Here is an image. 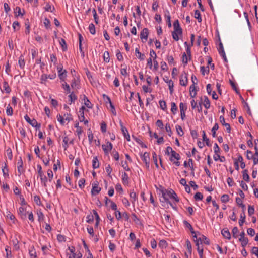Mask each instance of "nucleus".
Returning a JSON list of instances; mask_svg holds the SVG:
<instances>
[{
    "instance_id": "f257e3e1",
    "label": "nucleus",
    "mask_w": 258,
    "mask_h": 258,
    "mask_svg": "<svg viewBox=\"0 0 258 258\" xmlns=\"http://www.w3.org/2000/svg\"><path fill=\"white\" fill-rule=\"evenodd\" d=\"M170 155V156L169 160L171 162H173V163L176 166H179L180 165V163L179 160L181 159V157L179 154L174 151L173 152H172Z\"/></svg>"
},
{
    "instance_id": "f03ea898",
    "label": "nucleus",
    "mask_w": 258,
    "mask_h": 258,
    "mask_svg": "<svg viewBox=\"0 0 258 258\" xmlns=\"http://www.w3.org/2000/svg\"><path fill=\"white\" fill-rule=\"evenodd\" d=\"M140 157L145 163L146 168L149 170L150 167V154L145 152L144 154H140Z\"/></svg>"
},
{
    "instance_id": "7ed1b4c3",
    "label": "nucleus",
    "mask_w": 258,
    "mask_h": 258,
    "mask_svg": "<svg viewBox=\"0 0 258 258\" xmlns=\"http://www.w3.org/2000/svg\"><path fill=\"white\" fill-rule=\"evenodd\" d=\"M183 223L184 224V226L185 228H188L189 229L191 233L192 234V237L194 238H197V234L199 235H200V233L199 232H196L194 231V229L192 226V225L186 220H184L183 221Z\"/></svg>"
},
{
    "instance_id": "20e7f679",
    "label": "nucleus",
    "mask_w": 258,
    "mask_h": 258,
    "mask_svg": "<svg viewBox=\"0 0 258 258\" xmlns=\"http://www.w3.org/2000/svg\"><path fill=\"white\" fill-rule=\"evenodd\" d=\"M216 46L219 54L222 57L224 61L226 62V54L222 42H218L217 45H216Z\"/></svg>"
},
{
    "instance_id": "39448f33",
    "label": "nucleus",
    "mask_w": 258,
    "mask_h": 258,
    "mask_svg": "<svg viewBox=\"0 0 258 258\" xmlns=\"http://www.w3.org/2000/svg\"><path fill=\"white\" fill-rule=\"evenodd\" d=\"M18 214L22 220H25L27 216L26 207H20L18 210Z\"/></svg>"
},
{
    "instance_id": "423d86ee",
    "label": "nucleus",
    "mask_w": 258,
    "mask_h": 258,
    "mask_svg": "<svg viewBox=\"0 0 258 258\" xmlns=\"http://www.w3.org/2000/svg\"><path fill=\"white\" fill-rule=\"evenodd\" d=\"M187 75L188 74L185 71H183L181 74L179 79V83L181 86H186L187 85Z\"/></svg>"
},
{
    "instance_id": "0eeeda50",
    "label": "nucleus",
    "mask_w": 258,
    "mask_h": 258,
    "mask_svg": "<svg viewBox=\"0 0 258 258\" xmlns=\"http://www.w3.org/2000/svg\"><path fill=\"white\" fill-rule=\"evenodd\" d=\"M119 124L121 127V130L122 132V133L125 139H126L127 141H130V136L128 132V130L126 127H125L123 124V122L121 120H120L119 121Z\"/></svg>"
},
{
    "instance_id": "6e6552de",
    "label": "nucleus",
    "mask_w": 258,
    "mask_h": 258,
    "mask_svg": "<svg viewBox=\"0 0 258 258\" xmlns=\"http://www.w3.org/2000/svg\"><path fill=\"white\" fill-rule=\"evenodd\" d=\"M101 188L99 187V182L96 181L92 184V188L91 189V194L92 196L98 195L101 191Z\"/></svg>"
},
{
    "instance_id": "1a4fd4ad",
    "label": "nucleus",
    "mask_w": 258,
    "mask_h": 258,
    "mask_svg": "<svg viewBox=\"0 0 258 258\" xmlns=\"http://www.w3.org/2000/svg\"><path fill=\"white\" fill-rule=\"evenodd\" d=\"M174 31H177L179 35H182V29L181 28L179 20L177 19L173 23Z\"/></svg>"
},
{
    "instance_id": "9d476101",
    "label": "nucleus",
    "mask_w": 258,
    "mask_h": 258,
    "mask_svg": "<svg viewBox=\"0 0 258 258\" xmlns=\"http://www.w3.org/2000/svg\"><path fill=\"white\" fill-rule=\"evenodd\" d=\"M80 99L84 101V105L88 108H92L93 105L90 101L88 97L84 94L80 95Z\"/></svg>"
},
{
    "instance_id": "9b49d317",
    "label": "nucleus",
    "mask_w": 258,
    "mask_h": 258,
    "mask_svg": "<svg viewBox=\"0 0 258 258\" xmlns=\"http://www.w3.org/2000/svg\"><path fill=\"white\" fill-rule=\"evenodd\" d=\"M149 35V30L147 28H144L140 33V38L143 40L145 39V41H147L148 39V36Z\"/></svg>"
},
{
    "instance_id": "f8f14e48",
    "label": "nucleus",
    "mask_w": 258,
    "mask_h": 258,
    "mask_svg": "<svg viewBox=\"0 0 258 258\" xmlns=\"http://www.w3.org/2000/svg\"><path fill=\"white\" fill-rule=\"evenodd\" d=\"M17 165H18V166H17L18 172L19 173L18 175L20 176L21 175V174L23 173V172L24 171V170L22 169V168H23V161H22L21 157H20V159L18 160V162H17Z\"/></svg>"
},
{
    "instance_id": "ddd939ff",
    "label": "nucleus",
    "mask_w": 258,
    "mask_h": 258,
    "mask_svg": "<svg viewBox=\"0 0 258 258\" xmlns=\"http://www.w3.org/2000/svg\"><path fill=\"white\" fill-rule=\"evenodd\" d=\"M14 11L16 17H18V16L23 17L25 14V11L23 10V13H22L20 7L18 6L16 7Z\"/></svg>"
},
{
    "instance_id": "4468645a",
    "label": "nucleus",
    "mask_w": 258,
    "mask_h": 258,
    "mask_svg": "<svg viewBox=\"0 0 258 258\" xmlns=\"http://www.w3.org/2000/svg\"><path fill=\"white\" fill-rule=\"evenodd\" d=\"M122 182L124 185H127L129 183V177L126 172H123L122 174Z\"/></svg>"
},
{
    "instance_id": "2eb2a0df",
    "label": "nucleus",
    "mask_w": 258,
    "mask_h": 258,
    "mask_svg": "<svg viewBox=\"0 0 258 258\" xmlns=\"http://www.w3.org/2000/svg\"><path fill=\"white\" fill-rule=\"evenodd\" d=\"M135 53L136 57L139 59L140 60H144L145 58V55L144 53H142L140 52L138 48H136L135 49Z\"/></svg>"
},
{
    "instance_id": "dca6fc26",
    "label": "nucleus",
    "mask_w": 258,
    "mask_h": 258,
    "mask_svg": "<svg viewBox=\"0 0 258 258\" xmlns=\"http://www.w3.org/2000/svg\"><path fill=\"white\" fill-rule=\"evenodd\" d=\"M165 17L166 19V21L168 27L170 28L171 27V16L170 15V13L169 11L166 10L165 12Z\"/></svg>"
},
{
    "instance_id": "f3484780",
    "label": "nucleus",
    "mask_w": 258,
    "mask_h": 258,
    "mask_svg": "<svg viewBox=\"0 0 258 258\" xmlns=\"http://www.w3.org/2000/svg\"><path fill=\"white\" fill-rule=\"evenodd\" d=\"M105 205H107V202H109L111 203V208L113 210L116 211L117 207L116 204L110 199H108L107 197H105Z\"/></svg>"
},
{
    "instance_id": "a211bd4d",
    "label": "nucleus",
    "mask_w": 258,
    "mask_h": 258,
    "mask_svg": "<svg viewBox=\"0 0 258 258\" xmlns=\"http://www.w3.org/2000/svg\"><path fill=\"white\" fill-rule=\"evenodd\" d=\"M18 64L21 69H24L25 66V60L23 54H21L19 58Z\"/></svg>"
},
{
    "instance_id": "6ab92c4d",
    "label": "nucleus",
    "mask_w": 258,
    "mask_h": 258,
    "mask_svg": "<svg viewBox=\"0 0 258 258\" xmlns=\"http://www.w3.org/2000/svg\"><path fill=\"white\" fill-rule=\"evenodd\" d=\"M70 93V94L68 96L70 101L69 104H71L72 103H74L75 102V101L77 99V96L75 94L73 91L71 92Z\"/></svg>"
},
{
    "instance_id": "aec40b11",
    "label": "nucleus",
    "mask_w": 258,
    "mask_h": 258,
    "mask_svg": "<svg viewBox=\"0 0 258 258\" xmlns=\"http://www.w3.org/2000/svg\"><path fill=\"white\" fill-rule=\"evenodd\" d=\"M3 90L6 92V93H10L11 92V89L9 85L8 82L5 81L3 82Z\"/></svg>"
},
{
    "instance_id": "412c9836",
    "label": "nucleus",
    "mask_w": 258,
    "mask_h": 258,
    "mask_svg": "<svg viewBox=\"0 0 258 258\" xmlns=\"http://www.w3.org/2000/svg\"><path fill=\"white\" fill-rule=\"evenodd\" d=\"M92 167L94 169H96L99 167V162L97 156H95L93 158Z\"/></svg>"
},
{
    "instance_id": "4be33fe9",
    "label": "nucleus",
    "mask_w": 258,
    "mask_h": 258,
    "mask_svg": "<svg viewBox=\"0 0 258 258\" xmlns=\"http://www.w3.org/2000/svg\"><path fill=\"white\" fill-rule=\"evenodd\" d=\"M25 26L26 27L25 33L26 35H29L30 31V24L28 19L25 20Z\"/></svg>"
},
{
    "instance_id": "5701e85b",
    "label": "nucleus",
    "mask_w": 258,
    "mask_h": 258,
    "mask_svg": "<svg viewBox=\"0 0 258 258\" xmlns=\"http://www.w3.org/2000/svg\"><path fill=\"white\" fill-rule=\"evenodd\" d=\"M157 189V192L159 195L161 194L162 196H165V192H166V189L162 185H159V187L156 186Z\"/></svg>"
},
{
    "instance_id": "b1692460",
    "label": "nucleus",
    "mask_w": 258,
    "mask_h": 258,
    "mask_svg": "<svg viewBox=\"0 0 258 258\" xmlns=\"http://www.w3.org/2000/svg\"><path fill=\"white\" fill-rule=\"evenodd\" d=\"M130 197L131 198V201L133 205L135 204V202L137 200V197L135 192L134 190L130 192Z\"/></svg>"
},
{
    "instance_id": "393cba45",
    "label": "nucleus",
    "mask_w": 258,
    "mask_h": 258,
    "mask_svg": "<svg viewBox=\"0 0 258 258\" xmlns=\"http://www.w3.org/2000/svg\"><path fill=\"white\" fill-rule=\"evenodd\" d=\"M71 86L73 89H79L80 88L79 82L77 83V80L75 78L72 81Z\"/></svg>"
},
{
    "instance_id": "a878e982",
    "label": "nucleus",
    "mask_w": 258,
    "mask_h": 258,
    "mask_svg": "<svg viewBox=\"0 0 258 258\" xmlns=\"http://www.w3.org/2000/svg\"><path fill=\"white\" fill-rule=\"evenodd\" d=\"M6 216L7 218H9L12 221L13 224H15L16 222H18V220L16 218L15 216L10 211L7 212V215Z\"/></svg>"
},
{
    "instance_id": "bb28decb",
    "label": "nucleus",
    "mask_w": 258,
    "mask_h": 258,
    "mask_svg": "<svg viewBox=\"0 0 258 258\" xmlns=\"http://www.w3.org/2000/svg\"><path fill=\"white\" fill-rule=\"evenodd\" d=\"M24 119L29 124L32 126H33L35 124V122L36 121V120L34 118L31 119L27 114H26L24 116Z\"/></svg>"
},
{
    "instance_id": "cd10ccee",
    "label": "nucleus",
    "mask_w": 258,
    "mask_h": 258,
    "mask_svg": "<svg viewBox=\"0 0 258 258\" xmlns=\"http://www.w3.org/2000/svg\"><path fill=\"white\" fill-rule=\"evenodd\" d=\"M67 71L66 70H63V71L61 73H59L58 77L61 82H63L65 81L66 78L67 77Z\"/></svg>"
},
{
    "instance_id": "c85d7f7f",
    "label": "nucleus",
    "mask_w": 258,
    "mask_h": 258,
    "mask_svg": "<svg viewBox=\"0 0 258 258\" xmlns=\"http://www.w3.org/2000/svg\"><path fill=\"white\" fill-rule=\"evenodd\" d=\"M239 240L241 242V246L243 247H245L248 242V239L247 237H239Z\"/></svg>"
},
{
    "instance_id": "c756f323",
    "label": "nucleus",
    "mask_w": 258,
    "mask_h": 258,
    "mask_svg": "<svg viewBox=\"0 0 258 258\" xmlns=\"http://www.w3.org/2000/svg\"><path fill=\"white\" fill-rule=\"evenodd\" d=\"M111 154L115 160H116V161L119 160V153L115 149H113L111 151Z\"/></svg>"
},
{
    "instance_id": "7c9ffc66",
    "label": "nucleus",
    "mask_w": 258,
    "mask_h": 258,
    "mask_svg": "<svg viewBox=\"0 0 258 258\" xmlns=\"http://www.w3.org/2000/svg\"><path fill=\"white\" fill-rule=\"evenodd\" d=\"M166 60H167L169 65H174L176 64L173 57L172 55H170L169 54L167 55Z\"/></svg>"
},
{
    "instance_id": "2f4dec72",
    "label": "nucleus",
    "mask_w": 258,
    "mask_h": 258,
    "mask_svg": "<svg viewBox=\"0 0 258 258\" xmlns=\"http://www.w3.org/2000/svg\"><path fill=\"white\" fill-rule=\"evenodd\" d=\"M194 241L196 244V245L197 247V250H201V246H200V242H201V244H202V239L201 238H194Z\"/></svg>"
},
{
    "instance_id": "473e14b6",
    "label": "nucleus",
    "mask_w": 258,
    "mask_h": 258,
    "mask_svg": "<svg viewBox=\"0 0 258 258\" xmlns=\"http://www.w3.org/2000/svg\"><path fill=\"white\" fill-rule=\"evenodd\" d=\"M13 29L14 32L18 31L20 29V24L18 21H14L12 25Z\"/></svg>"
},
{
    "instance_id": "72a5a7b5",
    "label": "nucleus",
    "mask_w": 258,
    "mask_h": 258,
    "mask_svg": "<svg viewBox=\"0 0 258 258\" xmlns=\"http://www.w3.org/2000/svg\"><path fill=\"white\" fill-rule=\"evenodd\" d=\"M59 43L61 46L62 50L63 51H66L67 50V45L64 39L61 38L59 41Z\"/></svg>"
},
{
    "instance_id": "f704fd0d",
    "label": "nucleus",
    "mask_w": 258,
    "mask_h": 258,
    "mask_svg": "<svg viewBox=\"0 0 258 258\" xmlns=\"http://www.w3.org/2000/svg\"><path fill=\"white\" fill-rule=\"evenodd\" d=\"M195 17L197 19L198 22L200 23L202 21V19L201 17V15L200 11L198 10H196L195 11Z\"/></svg>"
},
{
    "instance_id": "c9c22d12",
    "label": "nucleus",
    "mask_w": 258,
    "mask_h": 258,
    "mask_svg": "<svg viewBox=\"0 0 258 258\" xmlns=\"http://www.w3.org/2000/svg\"><path fill=\"white\" fill-rule=\"evenodd\" d=\"M167 246L168 243L164 239L161 240L159 242V246L161 248H166L167 247Z\"/></svg>"
},
{
    "instance_id": "e433bc0d",
    "label": "nucleus",
    "mask_w": 258,
    "mask_h": 258,
    "mask_svg": "<svg viewBox=\"0 0 258 258\" xmlns=\"http://www.w3.org/2000/svg\"><path fill=\"white\" fill-rule=\"evenodd\" d=\"M204 106L207 109L210 107V102L207 96H204Z\"/></svg>"
},
{
    "instance_id": "4c0bfd02",
    "label": "nucleus",
    "mask_w": 258,
    "mask_h": 258,
    "mask_svg": "<svg viewBox=\"0 0 258 258\" xmlns=\"http://www.w3.org/2000/svg\"><path fill=\"white\" fill-rule=\"evenodd\" d=\"M69 138L67 136H65L63 138V144L62 146L64 148V150H67V149L69 147Z\"/></svg>"
},
{
    "instance_id": "58836bf2",
    "label": "nucleus",
    "mask_w": 258,
    "mask_h": 258,
    "mask_svg": "<svg viewBox=\"0 0 258 258\" xmlns=\"http://www.w3.org/2000/svg\"><path fill=\"white\" fill-rule=\"evenodd\" d=\"M229 82H230V84L231 85L233 89L236 92V93L237 94H239V91L237 87V85H236V83L235 82L231 80H230Z\"/></svg>"
},
{
    "instance_id": "ea45409f",
    "label": "nucleus",
    "mask_w": 258,
    "mask_h": 258,
    "mask_svg": "<svg viewBox=\"0 0 258 258\" xmlns=\"http://www.w3.org/2000/svg\"><path fill=\"white\" fill-rule=\"evenodd\" d=\"M89 30L90 33L94 35L96 33V30H95V25L93 23H91L89 25Z\"/></svg>"
},
{
    "instance_id": "a19ab883",
    "label": "nucleus",
    "mask_w": 258,
    "mask_h": 258,
    "mask_svg": "<svg viewBox=\"0 0 258 258\" xmlns=\"http://www.w3.org/2000/svg\"><path fill=\"white\" fill-rule=\"evenodd\" d=\"M200 71L202 73V74L204 76L205 74V73L207 74L209 73V66H207L206 68L204 66H201L200 67Z\"/></svg>"
},
{
    "instance_id": "79ce46f5",
    "label": "nucleus",
    "mask_w": 258,
    "mask_h": 258,
    "mask_svg": "<svg viewBox=\"0 0 258 258\" xmlns=\"http://www.w3.org/2000/svg\"><path fill=\"white\" fill-rule=\"evenodd\" d=\"M2 172L4 177H9V170L6 163L5 164V167L2 169Z\"/></svg>"
},
{
    "instance_id": "37998d69",
    "label": "nucleus",
    "mask_w": 258,
    "mask_h": 258,
    "mask_svg": "<svg viewBox=\"0 0 258 258\" xmlns=\"http://www.w3.org/2000/svg\"><path fill=\"white\" fill-rule=\"evenodd\" d=\"M185 244H186V247H187V249L188 252L190 254H191V252H192V245H191V244L190 243V241L188 239H187L185 241Z\"/></svg>"
},
{
    "instance_id": "c03bdc74",
    "label": "nucleus",
    "mask_w": 258,
    "mask_h": 258,
    "mask_svg": "<svg viewBox=\"0 0 258 258\" xmlns=\"http://www.w3.org/2000/svg\"><path fill=\"white\" fill-rule=\"evenodd\" d=\"M184 45L186 46V55H188V56H190V54H191V47L192 46H190V45H188L187 42H184Z\"/></svg>"
},
{
    "instance_id": "a18cd8bd",
    "label": "nucleus",
    "mask_w": 258,
    "mask_h": 258,
    "mask_svg": "<svg viewBox=\"0 0 258 258\" xmlns=\"http://www.w3.org/2000/svg\"><path fill=\"white\" fill-rule=\"evenodd\" d=\"M6 113L8 116H12L13 114V109L10 104L7 107Z\"/></svg>"
},
{
    "instance_id": "49530a36",
    "label": "nucleus",
    "mask_w": 258,
    "mask_h": 258,
    "mask_svg": "<svg viewBox=\"0 0 258 258\" xmlns=\"http://www.w3.org/2000/svg\"><path fill=\"white\" fill-rule=\"evenodd\" d=\"M175 128L178 135L180 137L182 136L184 134V133L181 126H180L179 125H176Z\"/></svg>"
},
{
    "instance_id": "de8ad7c7",
    "label": "nucleus",
    "mask_w": 258,
    "mask_h": 258,
    "mask_svg": "<svg viewBox=\"0 0 258 258\" xmlns=\"http://www.w3.org/2000/svg\"><path fill=\"white\" fill-rule=\"evenodd\" d=\"M103 59H104V61L106 63H108L109 62L110 56H109V53L108 51H106L104 52V54H103Z\"/></svg>"
},
{
    "instance_id": "09e8293b",
    "label": "nucleus",
    "mask_w": 258,
    "mask_h": 258,
    "mask_svg": "<svg viewBox=\"0 0 258 258\" xmlns=\"http://www.w3.org/2000/svg\"><path fill=\"white\" fill-rule=\"evenodd\" d=\"M171 111L172 112L173 114H175L176 113L178 109L177 106L175 103L174 102H171Z\"/></svg>"
},
{
    "instance_id": "8fccbe9b",
    "label": "nucleus",
    "mask_w": 258,
    "mask_h": 258,
    "mask_svg": "<svg viewBox=\"0 0 258 258\" xmlns=\"http://www.w3.org/2000/svg\"><path fill=\"white\" fill-rule=\"evenodd\" d=\"M62 88L65 90L67 94L71 93V89L69 84L66 82L62 84Z\"/></svg>"
},
{
    "instance_id": "3c124183",
    "label": "nucleus",
    "mask_w": 258,
    "mask_h": 258,
    "mask_svg": "<svg viewBox=\"0 0 258 258\" xmlns=\"http://www.w3.org/2000/svg\"><path fill=\"white\" fill-rule=\"evenodd\" d=\"M47 74H43L41 76V78H40V83L41 84H46V81H47Z\"/></svg>"
},
{
    "instance_id": "603ef678",
    "label": "nucleus",
    "mask_w": 258,
    "mask_h": 258,
    "mask_svg": "<svg viewBox=\"0 0 258 258\" xmlns=\"http://www.w3.org/2000/svg\"><path fill=\"white\" fill-rule=\"evenodd\" d=\"M43 23L46 29H48L50 28V21L47 18L44 19Z\"/></svg>"
},
{
    "instance_id": "864d4df0",
    "label": "nucleus",
    "mask_w": 258,
    "mask_h": 258,
    "mask_svg": "<svg viewBox=\"0 0 258 258\" xmlns=\"http://www.w3.org/2000/svg\"><path fill=\"white\" fill-rule=\"evenodd\" d=\"M219 128V125L217 123H216L213 128H212V136L215 138L216 136V132Z\"/></svg>"
},
{
    "instance_id": "5fc2aeb1",
    "label": "nucleus",
    "mask_w": 258,
    "mask_h": 258,
    "mask_svg": "<svg viewBox=\"0 0 258 258\" xmlns=\"http://www.w3.org/2000/svg\"><path fill=\"white\" fill-rule=\"evenodd\" d=\"M169 197L167 196V194L165 192V196H162V199H160V202H166L167 203H169L170 200L169 199Z\"/></svg>"
},
{
    "instance_id": "6e6d98bb",
    "label": "nucleus",
    "mask_w": 258,
    "mask_h": 258,
    "mask_svg": "<svg viewBox=\"0 0 258 258\" xmlns=\"http://www.w3.org/2000/svg\"><path fill=\"white\" fill-rule=\"evenodd\" d=\"M181 61L184 65H186L188 63V57L185 52L182 54Z\"/></svg>"
},
{
    "instance_id": "4d7b16f0",
    "label": "nucleus",
    "mask_w": 258,
    "mask_h": 258,
    "mask_svg": "<svg viewBox=\"0 0 258 258\" xmlns=\"http://www.w3.org/2000/svg\"><path fill=\"white\" fill-rule=\"evenodd\" d=\"M37 214L38 215V220L39 222H40L41 221L44 220V215L42 212L41 211V210L38 211Z\"/></svg>"
},
{
    "instance_id": "13d9d810",
    "label": "nucleus",
    "mask_w": 258,
    "mask_h": 258,
    "mask_svg": "<svg viewBox=\"0 0 258 258\" xmlns=\"http://www.w3.org/2000/svg\"><path fill=\"white\" fill-rule=\"evenodd\" d=\"M27 215H28V219L29 220V221L31 223H33L34 222V215H33L32 211H28Z\"/></svg>"
},
{
    "instance_id": "bf43d9fd",
    "label": "nucleus",
    "mask_w": 258,
    "mask_h": 258,
    "mask_svg": "<svg viewBox=\"0 0 258 258\" xmlns=\"http://www.w3.org/2000/svg\"><path fill=\"white\" fill-rule=\"evenodd\" d=\"M100 129L102 133H104L107 130V124L104 121H102L100 123Z\"/></svg>"
},
{
    "instance_id": "052dcab7",
    "label": "nucleus",
    "mask_w": 258,
    "mask_h": 258,
    "mask_svg": "<svg viewBox=\"0 0 258 258\" xmlns=\"http://www.w3.org/2000/svg\"><path fill=\"white\" fill-rule=\"evenodd\" d=\"M34 201L38 206H42V203L39 196L35 195L34 196Z\"/></svg>"
},
{
    "instance_id": "680f3d73",
    "label": "nucleus",
    "mask_w": 258,
    "mask_h": 258,
    "mask_svg": "<svg viewBox=\"0 0 258 258\" xmlns=\"http://www.w3.org/2000/svg\"><path fill=\"white\" fill-rule=\"evenodd\" d=\"M161 69L162 71L167 72L168 71V67L167 63L165 61L161 62Z\"/></svg>"
},
{
    "instance_id": "e2e57ef3",
    "label": "nucleus",
    "mask_w": 258,
    "mask_h": 258,
    "mask_svg": "<svg viewBox=\"0 0 258 258\" xmlns=\"http://www.w3.org/2000/svg\"><path fill=\"white\" fill-rule=\"evenodd\" d=\"M160 108L164 111L167 109L166 103L165 101L160 100L159 102Z\"/></svg>"
},
{
    "instance_id": "0e129e2a",
    "label": "nucleus",
    "mask_w": 258,
    "mask_h": 258,
    "mask_svg": "<svg viewBox=\"0 0 258 258\" xmlns=\"http://www.w3.org/2000/svg\"><path fill=\"white\" fill-rule=\"evenodd\" d=\"M47 176H48V180L49 182H51L53 177V172L51 169H48L47 171Z\"/></svg>"
},
{
    "instance_id": "69168bd1",
    "label": "nucleus",
    "mask_w": 258,
    "mask_h": 258,
    "mask_svg": "<svg viewBox=\"0 0 258 258\" xmlns=\"http://www.w3.org/2000/svg\"><path fill=\"white\" fill-rule=\"evenodd\" d=\"M6 154H7V156L8 159L9 160H11L13 158V154H12V150L10 148H8L6 150Z\"/></svg>"
},
{
    "instance_id": "338daca9",
    "label": "nucleus",
    "mask_w": 258,
    "mask_h": 258,
    "mask_svg": "<svg viewBox=\"0 0 258 258\" xmlns=\"http://www.w3.org/2000/svg\"><path fill=\"white\" fill-rule=\"evenodd\" d=\"M179 108L180 112L186 111L187 109L186 104L181 102L179 104Z\"/></svg>"
},
{
    "instance_id": "774afa93",
    "label": "nucleus",
    "mask_w": 258,
    "mask_h": 258,
    "mask_svg": "<svg viewBox=\"0 0 258 258\" xmlns=\"http://www.w3.org/2000/svg\"><path fill=\"white\" fill-rule=\"evenodd\" d=\"M203 198V195L200 192H197L194 196V199L196 201L202 200Z\"/></svg>"
}]
</instances>
